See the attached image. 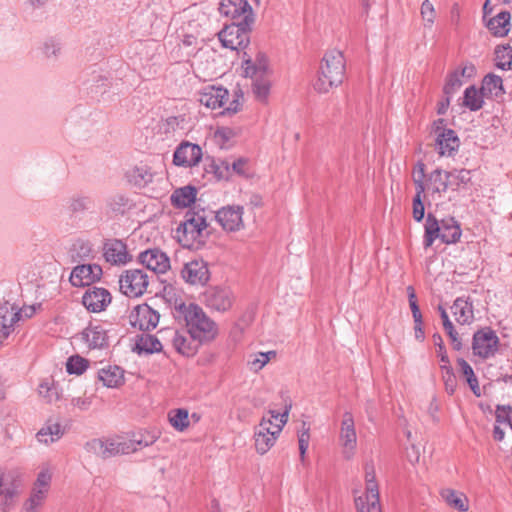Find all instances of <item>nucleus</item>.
<instances>
[{
	"instance_id": "obj_22",
	"label": "nucleus",
	"mask_w": 512,
	"mask_h": 512,
	"mask_svg": "<svg viewBox=\"0 0 512 512\" xmlns=\"http://www.w3.org/2000/svg\"><path fill=\"white\" fill-rule=\"evenodd\" d=\"M21 319L18 306L8 301L0 303V332L4 337L10 334L13 326Z\"/></svg>"
},
{
	"instance_id": "obj_63",
	"label": "nucleus",
	"mask_w": 512,
	"mask_h": 512,
	"mask_svg": "<svg viewBox=\"0 0 512 512\" xmlns=\"http://www.w3.org/2000/svg\"><path fill=\"white\" fill-rule=\"evenodd\" d=\"M85 449L93 454L104 456V439H92L85 444Z\"/></svg>"
},
{
	"instance_id": "obj_2",
	"label": "nucleus",
	"mask_w": 512,
	"mask_h": 512,
	"mask_svg": "<svg viewBox=\"0 0 512 512\" xmlns=\"http://www.w3.org/2000/svg\"><path fill=\"white\" fill-rule=\"evenodd\" d=\"M345 58L341 51H327L320 63L314 89L318 93H328L332 88L342 84L345 77Z\"/></svg>"
},
{
	"instance_id": "obj_44",
	"label": "nucleus",
	"mask_w": 512,
	"mask_h": 512,
	"mask_svg": "<svg viewBox=\"0 0 512 512\" xmlns=\"http://www.w3.org/2000/svg\"><path fill=\"white\" fill-rule=\"evenodd\" d=\"M39 395L47 402L53 403L60 399L59 386L52 379H44L38 387Z\"/></svg>"
},
{
	"instance_id": "obj_64",
	"label": "nucleus",
	"mask_w": 512,
	"mask_h": 512,
	"mask_svg": "<svg viewBox=\"0 0 512 512\" xmlns=\"http://www.w3.org/2000/svg\"><path fill=\"white\" fill-rule=\"evenodd\" d=\"M277 352L275 350L262 352L258 351V370L262 369L270 360L275 359Z\"/></svg>"
},
{
	"instance_id": "obj_6",
	"label": "nucleus",
	"mask_w": 512,
	"mask_h": 512,
	"mask_svg": "<svg viewBox=\"0 0 512 512\" xmlns=\"http://www.w3.org/2000/svg\"><path fill=\"white\" fill-rule=\"evenodd\" d=\"M499 345V337L491 327L479 329L473 334V354L482 359L493 357L497 353Z\"/></svg>"
},
{
	"instance_id": "obj_24",
	"label": "nucleus",
	"mask_w": 512,
	"mask_h": 512,
	"mask_svg": "<svg viewBox=\"0 0 512 512\" xmlns=\"http://www.w3.org/2000/svg\"><path fill=\"white\" fill-rule=\"evenodd\" d=\"M131 207L130 199L124 194H114L106 200L105 214L106 221L113 220L124 215Z\"/></svg>"
},
{
	"instance_id": "obj_46",
	"label": "nucleus",
	"mask_w": 512,
	"mask_h": 512,
	"mask_svg": "<svg viewBox=\"0 0 512 512\" xmlns=\"http://www.w3.org/2000/svg\"><path fill=\"white\" fill-rule=\"evenodd\" d=\"M171 426L179 432L185 431L189 425V413L184 408L174 409L168 414Z\"/></svg>"
},
{
	"instance_id": "obj_62",
	"label": "nucleus",
	"mask_w": 512,
	"mask_h": 512,
	"mask_svg": "<svg viewBox=\"0 0 512 512\" xmlns=\"http://www.w3.org/2000/svg\"><path fill=\"white\" fill-rule=\"evenodd\" d=\"M421 16L422 19L427 22L429 26L434 23L436 12L433 4L429 0H424L421 4Z\"/></svg>"
},
{
	"instance_id": "obj_17",
	"label": "nucleus",
	"mask_w": 512,
	"mask_h": 512,
	"mask_svg": "<svg viewBox=\"0 0 512 512\" xmlns=\"http://www.w3.org/2000/svg\"><path fill=\"white\" fill-rule=\"evenodd\" d=\"M159 314L150 306L144 304L137 306L130 316V322L141 331H149L158 325Z\"/></svg>"
},
{
	"instance_id": "obj_34",
	"label": "nucleus",
	"mask_w": 512,
	"mask_h": 512,
	"mask_svg": "<svg viewBox=\"0 0 512 512\" xmlns=\"http://www.w3.org/2000/svg\"><path fill=\"white\" fill-rule=\"evenodd\" d=\"M242 213L240 206H226L216 212L215 219L218 224H241Z\"/></svg>"
},
{
	"instance_id": "obj_23",
	"label": "nucleus",
	"mask_w": 512,
	"mask_h": 512,
	"mask_svg": "<svg viewBox=\"0 0 512 512\" xmlns=\"http://www.w3.org/2000/svg\"><path fill=\"white\" fill-rule=\"evenodd\" d=\"M450 309L460 325H470L475 319L473 302L469 297H457Z\"/></svg>"
},
{
	"instance_id": "obj_31",
	"label": "nucleus",
	"mask_w": 512,
	"mask_h": 512,
	"mask_svg": "<svg viewBox=\"0 0 512 512\" xmlns=\"http://www.w3.org/2000/svg\"><path fill=\"white\" fill-rule=\"evenodd\" d=\"M472 179V171L467 169H453L445 172V181L452 190L466 187Z\"/></svg>"
},
{
	"instance_id": "obj_37",
	"label": "nucleus",
	"mask_w": 512,
	"mask_h": 512,
	"mask_svg": "<svg viewBox=\"0 0 512 512\" xmlns=\"http://www.w3.org/2000/svg\"><path fill=\"white\" fill-rule=\"evenodd\" d=\"M209 173H212L217 180H229L231 178V161L224 158H213L208 165Z\"/></svg>"
},
{
	"instance_id": "obj_54",
	"label": "nucleus",
	"mask_w": 512,
	"mask_h": 512,
	"mask_svg": "<svg viewBox=\"0 0 512 512\" xmlns=\"http://www.w3.org/2000/svg\"><path fill=\"white\" fill-rule=\"evenodd\" d=\"M88 367V361L78 355L68 358L66 370L69 374H82Z\"/></svg>"
},
{
	"instance_id": "obj_25",
	"label": "nucleus",
	"mask_w": 512,
	"mask_h": 512,
	"mask_svg": "<svg viewBox=\"0 0 512 512\" xmlns=\"http://www.w3.org/2000/svg\"><path fill=\"white\" fill-rule=\"evenodd\" d=\"M436 148L442 156H452L460 146V140L453 129L442 130L436 137Z\"/></svg>"
},
{
	"instance_id": "obj_15",
	"label": "nucleus",
	"mask_w": 512,
	"mask_h": 512,
	"mask_svg": "<svg viewBox=\"0 0 512 512\" xmlns=\"http://www.w3.org/2000/svg\"><path fill=\"white\" fill-rule=\"evenodd\" d=\"M102 268L97 264L77 265L70 274V282L75 287L88 286L100 279Z\"/></svg>"
},
{
	"instance_id": "obj_48",
	"label": "nucleus",
	"mask_w": 512,
	"mask_h": 512,
	"mask_svg": "<svg viewBox=\"0 0 512 512\" xmlns=\"http://www.w3.org/2000/svg\"><path fill=\"white\" fill-rule=\"evenodd\" d=\"M426 228H439V239L445 244H454L462 235L461 226H425Z\"/></svg>"
},
{
	"instance_id": "obj_13",
	"label": "nucleus",
	"mask_w": 512,
	"mask_h": 512,
	"mask_svg": "<svg viewBox=\"0 0 512 512\" xmlns=\"http://www.w3.org/2000/svg\"><path fill=\"white\" fill-rule=\"evenodd\" d=\"M220 14L237 19L242 17V20L254 22V13L248 0H220L219 8Z\"/></svg>"
},
{
	"instance_id": "obj_38",
	"label": "nucleus",
	"mask_w": 512,
	"mask_h": 512,
	"mask_svg": "<svg viewBox=\"0 0 512 512\" xmlns=\"http://www.w3.org/2000/svg\"><path fill=\"white\" fill-rule=\"evenodd\" d=\"M445 172L441 169H435L432 171L425 183V190L431 191L432 193L446 192L449 187L447 181H445Z\"/></svg>"
},
{
	"instance_id": "obj_4",
	"label": "nucleus",
	"mask_w": 512,
	"mask_h": 512,
	"mask_svg": "<svg viewBox=\"0 0 512 512\" xmlns=\"http://www.w3.org/2000/svg\"><path fill=\"white\" fill-rule=\"evenodd\" d=\"M254 22L240 20L233 22L230 25H225L224 28L218 32V38L222 46L231 50H239L247 48L251 32V25Z\"/></svg>"
},
{
	"instance_id": "obj_47",
	"label": "nucleus",
	"mask_w": 512,
	"mask_h": 512,
	"mask_svg": "<svg viewBox=\"0 0 512 512\" xmlns=\"http://www.w3.org/2000/svg\"><path fill=\"white\" fill-rule=\"evenodd\" d=\"M495 65L502 70H510L512 65V47L499 45L495 49Z\"/></svg>"
},
{
	"instance_id": "obj_3",
	"label": "nucleus",
	"mask_w": 512,
	"mask_h": 512,
	"mask_svg": "<svg viewBox=\"0 0 512 512\" xmlns=\"http://www.w3.org/2000/svg\"><path fill=\"white\" fill-rule=\"evenodd\" d=\"M291 405L286 406L283 413L270 410L269 417L263 416L258 424V454L266 453L276 442L283 426L288 420Z\"/></svg>"
},
{
	"instance_id": "obj_57",
	"label": "nucleus",
	"mask_w": 512,
	"mask_h": 512,
	"mask_svg": "<svg viewBox=\"0 0 512 512\" xmlns=\"http://www.w3.org/2000/svg\"><path fill=\"white\" fill-rule=\"evenodd\" d=\"M303 430L298 434V444H299V452L301 461H304L305 454L309 446L310 433L309 426L306 425L305 422L302 423Z\"/></svg>"
},
{
	"instance_id": "obj_11",
	"label": "nucleus",
	"mask_w": 512,
	"mask_h": 512,
	"mask_svg": "<svg viewBox=\"0 0 512 512\" xmlns=\"http://www.w3.org/2000/svg\"><path fill=\"white\" fill-rule=\"evenodd\" d=\"M181 277L190 285H205L210 279V271L207 262L203 259H193L185 263L181 269Z\"/></svg>"
},
{
	"instance_id": "obj_53",
	"label": "nucleus",
	"mask_w": 512,
	"mask_h": 512,
	"mask_svg": "<svg viewBox=\"0 0 512 512\" xmlns=\"http://www.w3.org/2000/svg\"><path fill=\"white\" fill-rule=\"evenodd\" d=\"M462 84L463 82L461 80L459 70L456 69L448 74L443 87V93L446 96H452L462 86Z\"/></svg>"
},
{
	"instance_id": "obj_19",
	"label": "nucleus",
	"mask_w": 512,
	"mask_h": 512,
	"mask_svg": "<svg viewBox=\"0 0 512 512\" xmlns=\"http://www.w3.org/2000/svg\"><path fill=\"white\" fill-rule=\"evenodd\" d=\"M104 257L113 265H124L131 260L126 244L118 239H108L103 246Z\"/></svg>"
},
{
	"instance_id": "obj_51",
	"label": "nucleus",
	"mask_w": 512,
	"mask_h": 512,
	"mask_svg": "<svg viewBox=\"0 0 512 512\" xmlns=\"http://www.w3.org/2000/svg\"><path fill=\"white\" fill-rule=\"evenodd\" d=\"M242 59L241 74L252 80L251 89L253 92H256V81L254 79L256 77V63L253 62L251 56L245 51L243 52Z\"/></svg>"
},
{
	"instance_id": "obj_43",
	"label": "nucleus",
	"mask_w": 512,
	"mask_h": 512,
	"mask_svg": "<svg viewBox=\"0 0 512 512\" xmlns=\"http://www.w3.org/2000/svg\"><path fill=\"white\" fill-rule=\"evenodd\" d=\"M161 349V342L158 340L157 337L150 334H144L140 336L136 342V350L138 351L139 354H152L161 351Z\"/></svg>"
},
{
	"instance_id": "obj_61",
	"label": "nucleus",
	"mask_w": 512,
	"mask_h": 512,
	"mask_svg": "<svg viewBox=\"0 0 512 512\" xmlns=\"http://www.w3.org/2000/svg\"><path fill=\"white\" fill-rule=\"evenodd\" d=\"M432 340H433L434 345L437 348L436 352H437V356L440 358V361L443 364H449L450 360L447 355L446 347L444 345L442 336L438 332H436L432 335Z\"/></svg>"
},
{
	"instance_id": "obj_8",
	"label": "nucleus",
	"mask_w": 512,
	"mask_h": 512,
	"mask_svg": "<svg viewBox=\"0 0 512 512\" xmlns=\"http://www.w3.org/2000/svg\"><path fill=\"white\" fill-rule=\"evenodd\" d=\"M203 301L210 310L224 313L231 309L235 297L227 286H212L204 292Z\"/></svg>"
},
{
	"instance_id": "obj_58",
	"label": "nucleus",
	"mask_w": 512,
	"mask_h": 512,
	"mask_svg": "<svg viewBox=\"0 0 512 512\" xmlns=\"http://www.w3.org/2000/svg\"><path fill=\"white\" fill-rule=\"evenodd\" d=\"M495 420L498 424H508L512 420V406L511 405H496Z\"/></svg>"
},
{
	"instance_id": "obj_39",
	"label": "nucleus",
	"mask_w": 512,
	"mask_h": 512,
	"mask_svg": "<svg viewBox=\"0 0 512 512\" xmlns=\"http://www.w3.org/2000/svg\"><path fill=\"white\" fill-rule=\"evenodd\" d=\"M457 364L459 366L460 372L463 377L466 379L468 386L476 397L481 396V389L479 386L478 378L476 377L473 368L471 365L463 358L457 359Z\"/></svg>"
},
{
	"instance_id": "obj_56",
	"label": "nucleus",
	"mask_w": 512,
	"mask_h": 512,
	"mask_svg": "<svg viewBox=\"0 0 512 512\" xmlns=\"http://www.w3.org/2000/svg\"><path fill=\"white\" fill-rule=\"evenodd\" d=\"M425 164L422 161H418L413 171V181L415 189L420 192H425Z\"/></svg>"
},
{
	"instance_id": "obj_28",
	"label": "nucleus",
	"mask_w": 512,
	"mask_h": 512,
	"mask_svg": "<svg viewBox=\"0 0 512 512\" xmlns=\"http://www.w3.org/2000/svg\"><path fill=\"white\" fill-rule=\"evenodd\" d=\"M126 177L130 183L143 188L153 181L154 173L148 165L139 164L129 169Z\"/></svg>"
},
{
	"instance_id": "obj_36",
	"label": "nucleus",
	"mask_w": 512,
	"mask_h": 512,
	"mask_svg": "<svg viewBox=\"0 0 512 512\" xmlns=\"http://www.w3.org/2000/svg\"><path fill=\"white\" fill-rule=\"evenodd\" d=\"M481 90L486 97L502 95L504 93L502 78L493 73L487 74L482 80Z\"/></svg>"
},
{
	"instance_id": "obj_7",
	"label": "nucleus",
	"mask_w": 512,
	"mask_h": 512,
	"mask_svg": "<svg viewBox=\"0 0 512 512\" xmlns=\"http://www.w3.org/2000/svg\"><path fill=\"white\" fill-rule=\"evenodd\" d=\"M149 276L142 269H129L123 272L119 279L120 291L130 297L142 296L148 287Z\"/></svg>"
},
{
	"instance_id": "obj_42",
	"label": "nucleus",
	"mask_w": 512,
	"mask_h": 512,
	"mask_svg": "<svg viewBox=\"0 0 512 512\" xmlns=\"http://www.w3.org/2000/svg\"><path fill=\"white\" fill-rule=\"evenodd\" d=\"M441 496L450 507L461 512H465L469 508L468 499L463 493L457 492L453 489H444L441 492Z\"/></svg>"
},
{
	"instance_id": "obj_1",
	"label": "nucleus",
	"mask_w": 512,
	"mask_h": 512,
	"mask_svg": "<svg viewBox=\"0 0 512 512\" xmlns=\"http://www.w3.org/2000/svg\"><path fill=\"white\" fill-rule=\"evenodd\" d=\"M171 311L178 322L185 323L189 334L195 339H199L200 342H209L216 338L217 324L206 315L199 305L175 301Z\"/></svg>"
},
{
	"instance_id": "obj_26",
	"label": "nucleus",
	"mask_w": 512,
	"mask_h": 512,
	"mask_svg": "<svg viewBox=\"0 0 512 512\" xmlns=\"http://www.w3.org/2000/svg\"><path fill=\"white\" fill-rule=\"evenodd\" d=\"M485 26L495 37H505L511 30V14L509 11H501L494 17H490Z\"/></svg>"
},
{
	"instance_id": "obj_12",
	"label": "nucleus",
	"mask_w": 512,
	"mask_h": 512,
	"mask_svg": "<svg viewBox=\"0 0 512 512\" xmlns=\"http://www.w3.org/2000/svg\"><path fill=\"white\" fill-rule=\"evenodd\" d=\"M139 261L154 274H164L170 269V259L159 248L147 249L139 254Z\"/></svg>"
},
{
	"instance_id": "obj_5",
	"label": "nucleus",
	"mask_w": 512,
	"mask_h": 512,
	"mask_svg": "<svg viewBox=\"0 0 512 512\" xmlns=\"http://www.w3.org/2000/svg\"><path fill=\"white\" fill-rule=\"evenodd\" d=\"M366 493L355 498L357 512H381L379 488L373 464L365 466Z\"/></svg>"
},
{
	"instance_id": "obj_20",
	"label": "nucleus",
	"mask_w": 512,
	"mask_h": 512,
	"mask_svg": "<svg viewBox=\"0 0 512 512\" xmlns=\"http://www.w3.org/2000/svg\"><path fill=\"white\" fill-rule=\"evenodd\" d=\"M108 331L102 325H89L78 336L89 349H102L108 346Z\"/></svg>"
},
{
	"instance_id": "obj_21",
	"label": "nucleus",
	"mask_w": 512,
	"mask_h": 512,
	"mask_svg": "<svg viewBox=\"0 0 512 512\" xmlns=\"http://www.w3.org/2000/svg\"><path fill=\"white\" fill-rule=\"evenodd\" d=\"M172 334L173 336L171 341L173 347L178 353L187 357L193 356L197 352L199 345L202 343L199 339L192 337L188 330L182 332L173 330Z\"/></svg>"
},
{
	"instance_id": "obj_30",
	"label": "nucleus",
	"mask_w": 512,
	"mask_h": 512,
	"mask_svg": "<svg viewBox=\"0 0 512 512\" xmlns=\"http://www.w3.org/2000/svg\"><path fill=\"white\" fill-rule=\"evenodd\" d=\"M340 438L343 441V445L345 448H355L357 436L355 431L353 415L350 412H345L343 415Z\"/></svg>"
},
{
	"instance_id": "obj_40",
	"label": "nucleus",
	"mask_w": 512,
	"mask_h": 512,
	"mask_svg": "<svg viewBox=\"0 0 512 512\" xmlns=\"http://www.w3.org/2000/svg\"><path fill=\"white\" fill-rule=\"evenodd\" d=\"M99 379L109 388L118 387L123 381V370L118 366H108L99 371Z\"/></svg>"
},
{
	"instance_id": "obj_18",
	"label": "nucleus",
	"mask_w": 512,
	"mask_h": 512,
	"mask_svg": "<svg viewBox=\"0 0 512 512\" xmlns=\"http://www.w3.org/2000/svg\"><path fill=\"white\" fill-rule=\"evenodd\" d=\"M108 290L100 287L89 288L82 297V303L87 310L97 313L103 311L111 303Z\"/></svg>"
},
{
	"instance_id": "obj_41",
	"label": "nucleus",
	"mask_w": 512,
	"mask_h": 512,
	"mask_svg": "<svg viewBox=\"0 0 512 512\" xmlns=\"http://www.w3.org/2000/svg\"><path fill=\"white\" fill-rule=\"evenodd\" d=\"M157 438L158 436L155 433L148 431H140L138 433H134L132 437L127 440V444H131L129 445V452L134 453L143 447H148L154 444Z\"/></svg>"
},
{
	"instance_id": "obj_52",
	"label": "nucleus",
	"mask_w": 512,
	"mask_h": 512,
	"mask_svg": "<svg viewBox=\"0 0 512 512\" xmlns=\"http://www.w3.org/2000/svg\"><path fill=\"white\" fill-rule=\"evenodd\" d=\"M72 257L74 260H86L92 256V245L88 241L77 240L72 247Z\"/></svg>"
},
{
	"instance_id": "obj_50",
	"label": "nucleus",
	"mask_w": 512,
	"mask_h": 512,
	"mask_svg": "<svg viewBox=\"0 0 512 512\" xmlns=\"http://www.w3.org/2000/svg\"><path fill=\"white\" fill-rule=\"evenodd\" d=\"M440 369L442 372V379L444 382L445 390L449 395H453L457 388V378L454 373V369L450 363L442 364Z\"/></svg>"
},
{
	"instance_id": "obj_49",
	"label": "nucleus",
	"mask_w": 512,
	"mask_h": 512,
	"mask_svg": "<svg viewBox=\"0 0 512 512\" xmlns=\"http://www.w3.org/2000/svg\"><path fill=\"white\" fill-rule=\"evenodd\" d=\"M48 496L29 492L28 498L24 501L21 512H41Z\"/></svg>"
},
{
	"instance_id": "obj_32",
	"label": "nucleus",
	"mask_w": 512,
	"mask_h": 512,
	"mask_svg": "<svg viewBox=\"0 0 512 512\" xmlns=\"http://www.w3.org/2000/svg\"><path fill=\"white\" fill-rule=\"evenodd\" d=\"M197 195L196 188L192 186H184L176 189L171 195V202L175 207H189L195 202Z\"/></svg>"
},
{
	"instance_id": "obj_45",
	"label": "nucleus",
	"mask_w": 512,
	"mask_h": 512,
	"mask_svg": "<svg viewBox=\"0 0 512 512\" xmlns=\"http://www.w3.org/2000/svg\"><path fill=\"white\" fill-rule=\"evenodd\" d=\"M94 207V200L88 195L76 194L68 201V209L72 213L89 212Z\"/></svg>"
},
{
	"instance_id": "obj_16",
	"label": "nucleus",
	"mask_w": 512,
	"mask_h": 512,
	"mask_svg": "<svg viewBox=\"0 0 512 512\" xmlns=\"http://www.w3.org/2000/svg\"><path fill=\"white\" fill-rule=\"evenodd\" d=\"M229 97V91L222 86L208 85L198 93V101L207 108L217 109L224 106Z\"/></svg>"
},
{
	"instance_id": "obj_35",
	"label": "nucleus",
	"mask_w": 512,
	"mask_h": 512,
	"mask_svg": "<svg viewBox=\"0 0 512 512\" xmlns=\"http://www.w3.org/2000/svg\"><path fill=\"white\" fill-rule=\"evenodd\" d=\"M127 440L120 436L104 439V456L103 458H110L118 454H129V446Z\"/></svg>"
},
{
	"instance_id": "obj_9",
	"label": "nucleus",
	"mask_w": 512,
	"mask_h": 512,
	"mask_svg": "<svg viewBox=\"0 0 512 512\" xmlns=\"http://www.w3.org/2000/svg\"><path fill=\"white\" fill-rule=\"evenodd\" d=\"M209 226H177L173 231L174 238L184 248L199 249L209 236Z\"/></svg>"
},
{
	"instance_id": "obj_59",
	"label": "nucleus",
	"mask_w": 512,
	"mask_h": 512,
	"mask_svg": "<svg viewBox=\"0 0 512 512\" xmlns=\"http://www.w3.org/2000/svg\"><path fill=\"white\" fill-rule=\"evenodd\" d=\"M407 295L414 322L423 320L422 313L417 303L416 293L412 286L407 287Z\"/></svg>"
},
{
	"instance_id": "obj_14",
	"label": "nucleus",
	"mask_w": 512,
	"mask_h": 512,
	"mask_svg": "<svg viewBox=\"0 0 512 512\" xmlns=\"http://www.w3.org/2000/svg\"><path fill=\"white\" fill-rule=\"evenodd\" d=\"M202 159V149L199 145L182 142L175 150L173 163L176 166L193 167Z\"/></svg>"
},
{
	"instance_id": "obj_60",
	"label": "nucleus",
	"mask_w": 512,
	"mask_h": 512,
	"mask_svg": "<svg viewBox=\"0 0 512 512\" xmlns=\"http://www.w3.org/2000/svg\"><path fill=\"white\" fill-rule=\"evenodd\" d=\"M424 192L416 190V194L413 198V218L415 221L420 222L425 216V207L421 199Z\"/></svg>"
},
{
	"instance_id": "obj_10",
	"label": "nucleus",
	"mask_w": 512,
	"mask_h": 512,
	"mask_svg": "<svg viewBox=\"0 0 512 512\" xmlns=\"http://www.w3.org/2000/svg\"><path fill=\"white\" fill-rule=\"evenodd\" d=\"M273 76L274 71L269 59L265 54L258 52V105H268Z\"/></svg>"
},
{
	"instance_id": "obj_29",
	"label": "nucleus",
	"mask_w": 512,
	"mask_h": 512,
	"mask_svg": "<svg viewBox=\"0 0 512 512\" xmlns=\"http://www.w3.org/2000/svg\"><path fill=\"white\" fill-rule=\"evenodd\" d=\"M64 435V428L59 422L48 420L37 432L36 438L46 445L58 441Z\"/></svg>"
},
{
	"instance_id": "obj_55",
	"label": "nucleus",
	"mask_w": 512,
	"mask_h": 512,
	"mask_svg": "<svg viewBox=\"0 0 512 512\" xmlns=\"http://www.w3.org/2000/svg\"><path fill=\"white\" fill-rule=\"evenodd\" d=\"M251 173V167L246 158L240 157L231 161V177L236 174L241 177H248Z\"/></svg>"
},
{
	"instance_id": "obj_27",
	"label": "nucleus",
	"mask_w": 512,
	"mask_h": 512,
	"mask_svg": "<svg viewBox=\"0 0 512 512\" xmlns=\"http://www.w3.org/2000/svg\"><path fill=\"white\" fill-rule=\"evenodd\" d=\"M53 477V468L44 464L40 467L39 472L36 475V479L32 483L30 492L48 496Z\"/></svg>"
},
{
	"instance_id": "obj_33",
	"label": "nucleus",
	"mask_w": 512,
	"mask_h": 512,
	"mask_svg": "<svg viewBox=\"0 0 512 512\" xmlns=\"http://www.w3.org/2000/svg\"><path fill=\"white\" fill-rule=\"evenodd\" d=\"M485 94H482V90L477 89L475 85L467 87L463 95V106L468 108L470 111H478L484 105Z\"/></svg>"
}]
</instances>
